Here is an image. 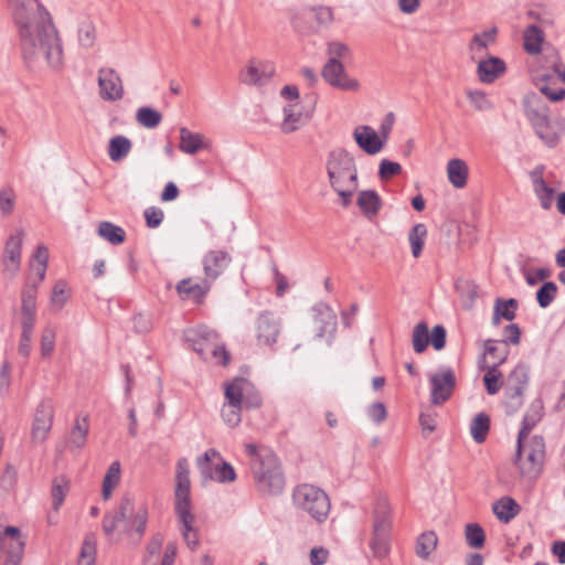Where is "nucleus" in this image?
I'll return each mask as SVG.
<instances>
[{
	"label": "nucleus",
	"mask_w": 565,
	"mask_h": 565,
	"mask_svg": "<svg viewBox=\"0 0 565 565\" xmlns=\"http://www.w3.org/2000/svg\"><path fill=\"white\" fill-rule=\"evenodd\" d=\"M33 1L36 3V12L32 15L26 14L24 6L14 13L23 58L32 61L40 47L47 63L52 67H60L63 63V46L58 31L46 7L40 0Z\"/></svg>",
	"instance_id": "nucleus-1"
},
{
	"label": "nucleus",
	"mask_w": 565,
	"mask_h": 565,
	"mask_svg": "<svg viewBox=\"0 0 565 565\" xmlns=\"http://www.w3.org/2000/svg\"><path fill=\"white\" fill-rule=\"evenodd\" d=\"M192 508L189 463L186 458H180L175 471L174 513L182 525L181 533L188 547L195 551L200 542L193 527L195 515Z\"/></svg>",
	"instance_id": "nucleus-2"
},
{
	"label": "nucleus",
	"mask_w": 565,
	"mask_h": 565,
	"mask_svg": "<svg viewBox=\"0 0 565 565\" xmlns=\"http://www.w3.org/2000/svg\"><path fill=\"white\" fill-rule=\"evenodd\" d=\"M522 105L537 137L548 147L556 146L559 136L551 130L550 107L544 99L539 94L530 92L524 95Z\"/></svg>",
	"instance_id": "nucleus-3"
},
{
	"label": "nucleus",
	"mask_w": 565,
	"mask_h": 565,
	"mask_svg": "<svg viewBox=\"0 0 565 565\" xmlns=\"http://www.w3.org/2000/svg\"><path fill=\"white\" fill-rule=\"evenodd\" d=\"M326 170L332 190L347 184L359 185L358 168L352 153L343 148L329 152Z\"/></svg>",
	"instance_id": "nucleus-4"
},
{
	"label": "nucleus",
	"mask_w": 565,
	"mask_h": 565,
	"mask_svg": "<svg viewBox=\"0 0 565 565\" xmlns=\"http://www.w3.org/2000/svg\"><path fill=\"white\" fill-rule=\"evenodd\" d=\"M292 500L297 509L308 513L316 522L327 520L331 503L322 489L308 483L299 484L294 489Z\"/></svg>",
	"instance_id": "nucleus-5"
},
{
	"label": "nucleus",
	"mask_w": 565,
	"mask_h": 565,
	"mask_svg": "<svg viewBox=\"0 0 565 565\" xmlns=\"http://www.w3.org/2000/svg\"><path fill=\"white\" fill-rule=\"evenodd\" d=\"M252 473L259 492L269 495H277L285 488V476L281 467L273 454L257 458L252 465Z\"/></svg>",
	"instance_id": "nucleus-6"
},
{
	"label": "nucleus",
	"mask_w": 565,
	"mask_h": 565,
	"mask_svg": "<svg viewBox=\"0 0 565 565\" xmlns=\"http://www.w3.org/2000/svg\"><path fill=\"white\" fill-rule=\"evenodd\" d=\"M373 521L372 539L370 541V548L373 556L376 558H385L391 550L390 534H391V508L387 499L379 498L376 500Z\"/></svg>",
	"instance_id": "nucleus-7"
},
{
	"label": "nucleus",
	"mask_w": 565,
	"mask_h": 565,
	"mask_svg": "<svg viewBox=\"0 0 565 565\" xmlns=\"http://www.w3.org/2000/svg\"><path fill=\"white\" fill-rule=\"evenodd\" d=\"M198 467L204 480H215L220 483H228L236 480L234 467L225 461L214 448L207 449L198 459Z\"/></svg>",
	"instance_id": "nucleus-8"
},
{
	"label": "nucleus",
	"mask_w": 565,
	"mask_h": 565,
	"mask_svg": "<svg viewBox=\"0 0 565 565\" xmlns=\"http://www.w3.org/2000/svg\"><path fill=\"white\" fill-rule=\"evenodd\" d=\"M36 300L33 286L28 287L21 292V338L19 342V353L26 358L31 352V339L35 326Z\"/></svg>",
	"instance_id": "nucleus-9"
},
{
	"label": "nucleus",
	"mask_w": 565,
	"mask_h": 565,
	"mask_svg": "<svg viewBox=\"0 0 565 565\" xmlns=\"http://www.w3.org/2000/svg\"><path fill=\"white\" fill-rule=\"evenodd\" d=\"M545 459V440L541 435H534L527 445H523L520 460L516 462V455L513 462L519 467L524 477H536L543 467Z\"/></svg>",
	"instance_id": "nucleus-10"
},
{
	"label": "nucleus",
	"mask_w": 565,
	"mask_h": 565,
	"mask_svg": "<svg viewBox=\"0 0 565 565\" xmlns=\"http://www.w3.org/2000/svg\"><path fill=\"white\" fill-rule=\"evenodd\" d=\"M530 369L519 363L508 375L505 387V406L508 414H514L523 405V396L529 386Z\"/></svg>",
	"instance_id": "nucleus-11"
},
{
	"label": "nucleus",
	"mask_w": 565,
	"mask_h": 565,
	"mask_svg": "<svg viewBox=\"0 0 565 565\" xmlns=\"http://www.w3.org/2000/svg\"><path fill=\"white\" fill-rule=\"evenodd\" d=\"M321 76L331 87L340 90L356 92L360 88L359 81L349 76L340 60L329 58L322 67Z\"/></svg>",
	"instance_id": "nucleus-12"
},
{
	"label": "nucleus",
	"mask_w": 565,
	"mask_h": 565,
	"mask_svg": "<svg viewBox=\"0 0 565 565\" xmlns=\"http://www.w3.org/2000/svg\"><path fill=\"white\" fill-rule=\"evenodd\" d=\"M184 340L202 360H207L209 350L218 340V333L206 326H199L185 330Z\"/></svg>",
	"instance_id": "nucleus-13"
},
{
	"label": "nucleus",
	"mask_w": 565,
	"mask_h": 565,
	"mask_svg": "<svg viewBox=\"0 0 565 565\" xmlns=\"http://www.w3.org/2000/svg\"><path fill=\"white\" fill-rule=\"evenodd\" d=\"M99 96L107 102H117L124 96V86L119 74L109 67L98 70Z\"/></svg>",
	"instance_id": "nucleus-14"
},
{
	"label": "nucleus",
	"mask_w": 565,
	"mask_h": 565,
	"mask_svg": "<svg viewBox=\"0 0 565 565\" xmlns=\"http://www.w3.org/2000/svg\"><path fill=\"white\" fill-rule=\"evenodd\" d=\"M429 381L431 384L430 401L434 405H440L450 398L456 386V376L450 367L431 375Z\"/></svg>",
	"instance_id": "nucleus-15"
},
{
	"label": "nucleus",
	"mask_w": 565,
	"mask_h": 565,
	"mask_svg": "<svg viewBox=\"0 0 565 565\" xmlns=\"http://www.w3.org/2000/svg\"><path fill=\"white\" fill-rule=\"evenodd\" d=\"M231 263L232 256L226 250H209L202 259L204 279L213 285L225 273Z\"/></svg>",
	"instance_id": "nucleus-16"
},
{
	"label": "nucleus",
	"mask_w": 565,
	"mask_h": 565,
	"mask_svg": "<svg viewBox=\"0 0 565 565\" xmlns=\"http://www.w3.org/2000/svg\"><path fill=\"white\" fill-rule=\"evenodd\" d=\"M54 418V406L51 398H44L36 406L32 424V438L44 441L50 433Z\"/></svg>",
	"instance_id": "nucleus-17"
},
{
	"label": "nucleus",
	"mask_w": 565,
	"mask_h": 565,
	"mask_svg": "<svg viewBox=\"0 0 565 565\" xmlns=\"http://www.w3.org/2000/svg\"><path fill=\"white\" fill-rule=\"evenodd\" d=\"M544 404L542 398H535L523 416L522 425L516 439V462L523 449V440L530 435L532 429L541 422L543 417Z\"/></svg>",
	"instance_id": "nucleus-18"
},
{
	"label": "nucleus",
	"mask_w": 565,
	"mask_h": 565,
	"mask_svg": "<svg viewBox=\"0 0 565 565\" xmlns=\"http://www.w3.org/2000/svg\"><path fill=\"white\" fill-rule=\"evenodd\" d=\"M211 288L212 284L207 282L206 279L203 278L201 282H193L191 277L181 279L175 286L181 300H192L198 306L205 301Z\"/></svg>",
	"instance_id": "nucleus-19"
},
{
	"label": "nucleus",
	"mask_w": 565,
	"mask_h": 565,
	"mask_svg": "<svg viewBox=\"0 0 565 565\" xmlns=\"http://www.w3.org/2000/svg\"><path fill=\"white\" fill-rule=\"evenodd\" d=\"M274 74L275 65L271 62L250 60L241 79L248 85L262 86L267 84Z\"/></svg>",
	"instance_id": "nucleus-20"
},
{
	"label": "nucleus",
	"mask_w": 565,
	"mask_h": 565,
	"mask_svg": "<svg viewBox=\"0 0 565 565\" xmlns=\"http://www.w3.org/2000/svg\"><path fill=\"white\" fill-rule=\"evenodd\" d=\"M353 137L356 145L367 154L380 152L385 142L370 126L356 127Z\"/></svg>",
	"instance_id": "nucleus-21"
},
{
	"label": "nucleus",
	"mask_w": 565,
	"mask_h": 565,
	"mask_svg": "<svg viewBox=\"0 0 565 565\" xmlns=\"http://www.w3.org/2000/svg\"><path fill=\"white\" fill-rule=\"evenodd\" d=\"M507 71L505 62L497 56H488L480 60L477 66V75L481 83L491 84Z\"/></svg>",
	"instance_id": "nucleus-22"
},
{
	"label": "nucleus",
	"mask_w": 565,
	"mask_h": 565,
	"mask_svg": "<svg viewBox=\"0 0 565 565\" xmlns=\"http://www.w3.org/2000/svg\"><path fill=\"white\" fill-rule=\"evenodd\" d=\"M313 321L317 329V337L323 338L332 334L337 329V316L326 303H318L313 307Z\"/></svg>",
	"instance_id": "nucleus-23"
},
{
	"label": "nucleus",
	"mask_w": 565,
	"mask_h": 565,
	"mask_svg": "<svg viewBox=\"0 0 565 565\" xmlns=\"http://www.w3.org/2000/svg\"><path fill=\"white\" fill-rule=\"evenodd\" d=\"M134 511V501L129 497H124L120 500L118 510L115 512H107L103 516L102 525L106 535H111L117 529L118 524L127 519Z\"/></svg>",
	"instance_id": "nucleus-24"
},
{
	"label": "nucleus",
	"mask_w": 565,
	"mask_h": 565,
	"mask_svg": "<svg viewBox=\"0 0 565 565\" xmlns=\"http://www.w3.org/2000/svg\"><path fill=\"white\" fill-rule=\"evenodd\" d=\"M507 359L508 352L502 354V356L492 365H486L479 362V367L481 370H486V374L483 375V384L489 395L497 394L503 385V375L499 370V366L505 363Z\"/></svg>",
	"instance_id": "nucleus-25"
},
{
	"label": "nucleus",
	"mask_w": 565,
	"mask_h": 565,
	"mask_svg": "<svg viewBox=\"0 0 565 565\" xmlns=\"http://www.w3.org/2000/svg\"><path fill=\"white\" fill-rule=\"evenodd\" d=\"M279 324L270 312H263L257 319V339L260 343L271 345L277 341Z\"/></svg>",
	"instance_id": "nucleus-26"
},
{
	"label": "nucleus",
	"mask_w": 565,
	"mask_h": 565,
	"mask_svg": "<svg viewBox=\"0 0 565 565\" xmlns=\"http://www.w3.org/2000/svg\"><path fill=\"white\" fill-rule=\"evenodd\" d=\"M23 242V231L15 230L14 234L10 235L4 246L3 263L9 268V262L13 266V271H18L21 265V250Z\"/></svg>",
	"instance_id": "nucleus-27"
},
{
	"label": "nucleus",
	"mask_w": 565,
	"mask_h": 565,
	"mask_svg": "<svg viewBox=\"0 0 565 565\" xmlns=\"http://www.w3.org/2000/svg\"><path fill=\"white\" fill-rule=\"evenodd\" d=\"M356 204L362 214L367 220H372L379 214L382 207V200L375 190H362L359 192Z\"/></svg>",
	"instance_id": "nucleus-28"
},
{
	"label": "nucleus",
	"mask_w": 565,
	"mask_h": 565,
	"mask_svg": "<svg viewBox=\"0 0 565 565\" xmlns=\"http://www.w3.org/2000/svg\"><path fill=\"white\" fill-rule=\"evenodd\" d=\"M33 259L38 262V265L34 267V270L36 273V278L32 279L31 277H29L22 290H25L28 287L33 286L35 289V296H36L38 287L44 280L45 274H46L47 262H49L47 247L42 244L39 245L35 249V253L33 254Z\"/></svg>",
	"instance_id": "nucleus-29"
},
{
	"label": "nucleus",
	"mask_w": 565,
	"mask_h": 565,
	"mask_svg": "<svg viewBox=\"0 0 565 565\" xmlns=\"http://www.w3.org/2000/svg\"><path fill=\"white\" fill-rule=\"evenodd\" d=\"M534 85L545 95L552 103H558L565 99V88L553 90L551 85L555 84V77L550 73L537 74L533 76Z\"/></svg>",
	"instance_id": "nucleus-30"
},
{
	"label": "nucleus",
	"mask_w": 565,
	"mask_h": 565,
	"mask_svg": "<svg viewBox=\"0 0 565 565\" xmlns=\"http://www.w3.org/2000/svg\"><path fill=\"white\" fill-rule=\"evenodd\" d=\"M519 302L514 298L503 299L497 298L493 307L492 324L499 326L500 320L512 321L516 317Z\"/></svg>",
	"instance_id": "nucleus-31"
},
{
	"label": "nucleus",
	"mask_w": 565,
	"mask_h": 565,
	"mask_svg": "<svg viewBox=\"0 0 565 565\" xmlns=\"http://www.w3.org/2000/svg\"><path fill=\"white\" fill-rule=\"evenodd\" d=\"M207 145L203 140V135L192 132L190 129L182 127L180 129V143L179 149L188 154H195L201 149L206 148Z\"/></svg>",
	"instance_id": "nucleus-32"
},
{
	"label": "nucleus",
	"mask_w": 565,
	"mask_h": 565,
	"mask_svg": "<svg viewBox=\"0 0 565 565\" xmlns=\"http://www.w3.org/2000/svg\"><path fill=\"white\" fill-rule=\"evenodd\" d=\"M468 166L462 159H450L447 163V175L449 182L456 189L466 186L468 181Z\"/></svg>",
	"instance_id": "nucleus-33"
},
{
	"label": "nucleus",
	"mask_w": 565,
	"mask_h": 565,
	"mask_svg": "<svg viewBox=\"0 0 565 565\" xmlns=\"http://www.w3.org/2000/svg\"><path fill=\"white\" fill-rule=\"evenodd\" d=\"M492 510L499 521L509 523L519 514L521 508L513 498L502 497L493 503Z\"/></svg>",
	"instance_id": "nucleus-34"
},
{
	"label": "nucleus",
	"mask_w": 565,
	"mask_h": 565,
	"mask_svg": "<svg viewBox=\"0 0 565 565\" xmlns=\"http://www.w3.org/2000/svg\"><path fill=\"white\" fill-rule=\"evenodd\" d=\"M545 34L542 29L535 24L529 25L523 33V47L529 54H539L542 51Z\"/></svg>",
	"instance_id": "nucleus-35"
},
{
	"label": "nucleus",
	"mask_w": 565,
	"mask_h": 565,
	"mask_svg": "<svg viewBox=\"0 0 565 565\" xmlns=\"http://www.w3.org/2000/svg\"><path fill=\"white\" fill-rule=\"evenodd\" d=\"M498 29L497 26H492L489 30H484L480 33H476L468 47L469 51L472 53V60H475L476 55H481L483 51L488 49L490 44H493L497 40Z\"/></svg>",
	"instance_id": "nucleus-36"
},
{
	"label": "nucleus",
	"mask_w": 565,
	"mask_h": 565,
	"mask_svg": "<svg viewBox=\"0 0 565 565\" xmlns=\"http://www.w3.org/2000/svg\"><path fill=\"white\" fill-rule=\"evenodd\" d=\"M245 386H250V383L243 377H236L233 382L226 384L224 392L226 402L224 404L243 406Z\"/></svg>",
	"instance_id": "nucleus-37"
},
{
	"label": "nucleus",
	"mask_w": 565,
	"mask_h": 565,
	"mask_svg": "<svg viewBox=\"0 0 565 565\" xmlns=\"http://www.w3.org/2000/svg\"><path fill=\"white\" fill-rule=\"evenodd\" d=\"M131 146L130 139L125 136L118 135L113 137L108 143V156L110 160L117 162L126 158Z\"/></svg>",
	"instance_id": "nucleus-38"
},
{
	"label": "nucleus",
	"mask_w": 565,
	"mask_h": 565,
	"mask_svg": "<svg viewBox=\"0 0 565 565\" xmlns=\"http://www.w3.org/2000/svg\"><path fill=\"white\" fill-rule=\"evenodd\" d=\"M97 233L100 237H103L113 245H120L126 239L125 230L108 221L99 223Z\"/></svg>",
	"instance_id": "nucleus-39"
},
{
	"label": "nucleus",
	"mask_w": 565,
	"mask_h": 565,
	"mask_svg": "<svg viewBox=\"0 0 565 565\" xmlns=\"http://www.w3.org/2000/svg\"><path fill=\"white\" fill-rule=\"evenodd\" d=\"M490 416L486 413L477 414L470 424V434L477 444H482L490 430Z\"/></svg>",
	"instance_id": "nucleus-40"
},
{
	"label": "nucleus",
	"mask_w": 565,
	"mask_h": 565,
	"mask_svg": "<svg viewBox=\"0 0 565 565\" xmlns=\"http://www.w3.org/2000/svg\"><path fill=\"white\" fill-rule=\"evenodd\" d=\"M121 466L118 460L110 463L103 480L102 495L104 500H108L113 490L120 481Z\"/></svg>",
	"instance_id": "nucleus-41"
},
{
	"label": "nucleus",
	"mask_w": 565,
	"mask_h": 565,
	"mask_svg": "<svg viewBox=\"0 0 565 565\" xmlns=\"http://www.w3.org/2000/svg\"><path fill=\"white\" fill-rule=\"evenodd\" d=\"M302 118V113L297 104H288L284 107V121L281 124V131L284 134H291L296 131Z\"/></svg>",
	"instance_id": "nucleus-42"
},
{
	"label": "nucleus",
	"mask_w": 565,
	"mask_h": 565,
	"mask_svg": "<svg viewBox=\"0 0 565 565\" xmlns=\"http://www.w3.org/2000/svg\"><path fill=\"white\" fill-rule=\"evenodd\" d=\"M15 542H20L25 545V541L22 539L20 529L13 525H9L3 529L0 526V551H6L7 557H9L10 551L14 546Z\"/></svg>",
	"instance_id": "nucleus-43"
},
{
	"label": "nucleus",
	"mask_w": 565,
	"mask_h": 565,
	"mask_svg": "<svg viewBox=\"0 0 565 565\" xmlns=\"http://www.w3.org/2000/svg\"><path fill=\"white\" fill-rule=\"evenodd\" d=\"M427 237V227L424 223L415 224L408 233V241L412 247V254L415 258L422 255L423 247Z\"/></svg>",
	"instance_id": "nucleus-44"
},
{
	"label": "nucleus",
	"mask_w": 565,
	"mask_h": 565,
	"mask_svg": "<svg viewBox=\"0 0 565 565\" xmlns=\"http://www.w3.org/2000/svg\"><path fill=\"white\" fill-rule=\"evenodd\" d=\"M486 532L478 523H468L465 526V540L469 547L479 550L484 546Z\"/></svg>",
	"instance_id": "nucleus-45"
},
{
	"label": "nucleus",
	"mask_w": 565,
	"mask_h": 565,
	"mask_svg": "<svg viewBox=\"0 0 565 565\" xmlns=\"http://www.w3.org/2000/svg\"><path fill=\"white\" fill-rule=\"evenodd\" d=\"M437 535L434 531L422 533L416 542V554L423 559H427L437 546Z\"/></svg>",
	"instance_id": "nucleus-46"
},
{
	"label": "nucleus",
	"mask_w": 565,
	"mask_h": 565,
	"mask_svg": "<svg viewBox=\"0 0 565 565\" xmlns=\"http://www.w3.org/2000/svg\"><path fill=\"white\" fill-rule=\"evenodd\" d=\"M136 119L142 127L153 129L160 125L162 115L154 108L145 106L137 110Z\"/></svg>",
	"instance_id": "nucleus-47"
},
{
	"label": "nucleus",
	"mask_w": 565,
	"mask_h": 565,
	"mask_svg": "<svg viewBox=\"0 0 565 565\" xmlns=\"http://www.w3.org/2000/svg\"><path fill=\"white\" fill-rule=\"evenodd\" d=\"M68 491V481L65 477L54 478L52 482L51 495H52V508L54 511H58L62 507L66 493Z\"/></svg>",
	"instance_id": "nucleus-48"
},
{
	"label": "nucleus",
	"mask_w": 565,
	"mask_h": 565,
	"mask_svg": "<svg viewBox=\"0 0 565 565\" xmlns=\"http://www.w3.org/2000/svg\"><path fill=\"white\" fill-rule=\"evenodd\" d=\"M148 510L146 507L140 508L132 518L130 525L126 527V532L137 535V541L140 542L147 527Z\"/></svg>",
	"instance_id": "nucleus-49"
},
{
	"label": "nucleus",
	"mask_w": 565,
	"mask_h": 565,
	"mask_svg": "<svg viewBox=\"0 0 565 565\" xmlns=\"http://www.w3.org/2000/svg\"><path fill=\"white\" fill-rule=\"evenodd\" d=\"M78 42L83 47H92L96 41V29L90 19L83 20L77 30Z\"/></svg>",
	"instance_id": "nucleus-50"
},
{
	"label": "nucleus",
	"mask_w": 565,
	"mask_h": 565,
	"mask_svg": "<svg viewBox=\"0 0 565 565\" xmlns=\"http://www.w3.org/2000/svg\"><path fill=\"white\" fill-rule=\"evenodd\" d=\"M429 344V331L426 322H419L413 330V349L416 353H423Z\"/></svg>",
	"instance_id": "nucleus-51"
},
{
	"label": "nucleus",
	"mask_w": 565,
	"mask_h": 565,
	"mask_svg": "<svg viewBox=\"0 0 565 565\" xmlns=\"http://www.w3.org/2000/svg\"><path fill=\"white\" fill-rule=\"evenodd\" d=\"M543 210H550L553 204L555 190L547 185L544 179L535 180L533 189Z\"/></svg>",
	"instance_id": "nucleus-52"
},
{
	"label": "nucleus",
	"mask_w": 565,
	"mask_h": 565,
	"mask_svg": "<svg viewBox=\"0 0 565 565\" xmlns=\"http://www.w3.org/2000/svg\"><path fill=\"white\" fill-rule=\"evenodd\" d=\"M557 294V286L553 281H545L536 291V301L541 308H547Z\"/></svg>",
	"instance_id": "nucleus-53"
},
{
	"label": "nucleus",
	"mask_w": 565,
	"mask_h": 565,
	"mask_svg": "<svg viewBox=\"0 0 565 565\" xmlns=\"http://www.w3.org/2000/svg\"><path fill=\"white\" fill-rule=\"evenodd\" d=\"M88 428H89V425H88V420L86 417L84 418H77L75 420V425L72 429V434H71V443L76 447V448H82L85 443H86V438H87V434H88Z\"/></svg>",
	"instance_id": "nucleus-54"
},
{
	"label": "nucleus",
	"mask_w": 565,
	"mask_h": 565,
	"mask_svg": "<svg viewBox=\"0 0 565 565\" xmlns=\"http://www.w3.org/2000/svg\"><path fill=\"white\" fill-rule=\"evenodd\" d=\"M96 543L92 537H85L77 559V565H95Z\"/></svg>",
	"instance_id": "nucleus-55"
},
{
	"label": "nucleus",
	"mask_w": 565,
	"mask_h": 565,
	"mask_svg": "<svg viewBox=\"0 0 565 565\" xmlns=\"http://www.w3.org/2000/svg\"><path fill=\"white\" fill-rule=\"evenodd\" d=\"M242 405L233 406L231 404H224L221 409V415L224 423L231 428L238 426L242 422Z\"/></svg>",
	"instance_id": "nucleus-56"
},
{
	"label": "nucleus",
	"mask_w": 565,
	"mask_h": 565,
	"mask_svg": "<svg viewBox=\"0 0 565 565\" xmlns=\"http://www.w3.org/2000/svg\"><path fill=\"white\" fill-rule=\"evenodd\" d=\"M56 333L53 327H45L41 335V355L49 358L54 351Z\"/></svg>",
	"instance_id": "nucleus-57"
},
{
	"label": "nucleus",
	"mask_w": 565,
	"mask_h": 565,
	"mask_svg": "<svg viewBox=\"0 0 565 565\" xmlns=\"http://www.w3.org/2000/svg\"><path fill=\"white\" fill-rule=\"evenodd\" d=\"M67 284L64 280H57L53 287L51 302L57 306L58 309L63 308L67 301Z\"/></svg>",
	"instance_id": "nucleus-58"
},
{
	"label": "nucleus",
	"mask_w": 565,
	"mask_h": 565,
	"mask_svg": "<svg viewBox=\"0 0 565 565\" xmlns=\"http://www.w3.org/2000/svg\"><path fill=\"white\" fill-rule=\"evenodd\" d=\"M209 354L214 358L218 365L227 366L231 362V353L227 351L224 343L218 340L211 347Z\"/></svg>",
	"instance_id": "nucleus-59"
},
{
	"label": "nucleus",
	"mask_w": 565,
	"mask_h": 565,
	"mask_svg": "<svg viewBox=\"0 0 565 565\" xmlns=\"http://www.w3.org/2000/svg\"><path fill=\"white\" fill-rule=\"evenodd\" d=\"M15 195L11 188H3L0 191V212L2 215H10L13 212Z\"/></svg>",
	"instance_id": "nucleus-60"
},
{
	"label": "nucleus",
	"mask_w": 565,
	"mask_h": 565,
	"mask_svg": "<svg viewBox=\"0 0 565 565\" xmlns=\"http://www.w3.org/2000/svg\"><path fill=\"white\" fill-rule=\"evenodd\" d=\"M402 166L398 162L383 159L379 167V177L381 180H388L394 175L399 174Z\"/></svg>",
	"instance_id": "nucleus-61"
},
{
	"label": "nucleus",
	"mask_w": 565,
	"mask_h": 565,
	"mask_svg": "<svg viewBox=\"0 0 565 565\" xmlns=\"http://www.w3.org/2000/svg\"><path fill=\"white\" fill-rule=\"evenodd\" d=\"M447 331L444 326L436 324L430 334L429 343L436 351H440L446 347Z\"/></svg>",
	"instance_id": "nucleus-62"
},
{
	"label": "nucleus",
	"mask_w": 565,
	"mask_h": 565,
	"mask_svg": "<svg viewBox=\"0 0 565 565\" xmlns=\"http://www.w3.org/2000/svg\"><path fill=\"white\" fill-rule=\"evenodd\" d=\"M467 96L477 110H486L492 107L486 93L482 90H470L467 93Z\"/></svg>",
	"instance_id": "nucleus-63"
},
{
	"label": "nucleus",
	"mask_w": 565,
	"mask_h": 565,
	"mask_svg": "<svg viewBox=\"0 0 565 565\" xmlns=\"http://www.w3.org/2000/svg\"><path fill=\"white\" fill-rule=\"evenodd\" d=\"M263 398L258 391L254 390L250 386H245L244 388V402L243 407L250 409V408H258L262 406Z\"/></svg>",
	"instance_id": "nucleus-64"
}]
</instances>
